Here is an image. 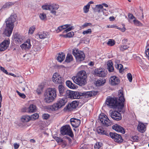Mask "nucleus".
<instances>
[{
    "instance_id": "obj_34",
    "label": "nucleus",
    "mask_w": 149,
    "mask_h": 149,
    "mask_svg": "<svg viewBox=\"0 0 149 149\" xmlns=\"http://www.w3.org/2000/svg\"><path fill=\"white\" fill-rule=\"evenodd\" d=\"M57 74H56V82L59 85L63 84V80L62 78H61L60 76H57Z\"/></svg>"
},
{
    "instance_id": "obj_59",
    "label": "nucleus",
    "mask_w": 149,
    "mask_h": 149,
    "mask_svg": "<svg viewBox=\"0 0 149 149\" xmlns=\"http://www.w3.org/2000/svg\"><path fill=\"white\" fill-rule=\"evenodd\" d=\"M56 78V73H54L53 75V77L52 78V80L55 83L56 82V80L55 79Z\"/></svg>"
},
{
    "instance_id": "obj_7",
    "label": "nucleus",
    "mask_w": 149,
    "mask_h": 149,
    "mask_svg": "<svg viewBox=\"0 0 149 149\" xmlns=\"http://www.w3.org/2000/svg\"><path fill=\"white\" fill-rule=\"evenodd\" d=\"M98 120L103 125L106 126L111 125V123L107 116L104 113H101L99 116Z\"/></svg>"
},
{
    "instance_id": "obj_53",
    "label": "nucleus",
    "mask_w": 149,
    "mask_h": 149,
    "mask_svg": "<svg viewBox=\"0 0 149 149\" xmlns=\"http://www.w3.org/2000/svg\"><path fill=\"white\" fill-rule=\"evenodd\" d=\"M49 116H50L49 114H43L42 116V118L46 120L48 119Z\"/></svg>"
},
{
    "instance_id": "obj_48",
    "label": "nucleus",
    "mask_w": 149,
    "mask_h": 149,
    "mask_svg": "<svg viewBox=\"0 0 149 149\" xmlns=\"http://www.w3.org/2000/svg\"><path fill=\"white\" fill-rule=\"evenodd\" d=\"M6 8H8L6 3L3 6L1 5H0V12L2 11V9Z\"/></svg>"
},
{
    "instance_id": "obj_26",
    "label": "nucleus",
    "mask_w": 149,
    "mask_h": 149,
    "mask_svg": "<svg viewBox=\"0 0 149 149\" xmlns=\"http://www.w3.org/2000/svg\"><path fill=\"white\" fill-rule=\"evenodd\" d=\"M137 129L141 132L143 133L146 130V126L143 123L140 122L138 125Z\"/></svg>"
},
{
    "instance_id": "obj_64",
    "label": "nucleus",
    "mask_w": 149,
    "mask_h": 149,
    "mask_svg": "<svg viewBox=\"0 0 149 149\" xmlns=\"http://www.w3.org/2000/svg\"><path fill=\"white\" fill-rule=\"evenodd\" d=\"M117 68L118 69H121L123 67V65L121 64H117Z\"/></svg>"
},
{
    "instance_id": "obj_36",
    "label": "nucleus",
    "mask_w": 149,
    "mask_h": 149,
    "mask_svg": "<svg viewBox=\"0 0 149 149\" xmlns=\"http://www.w3.org/2000/svg\"><path fill=\"white\" fill-rule=\"evenodd\" d=\"M72 56L69 54H68L66 57L65 61L69 63L72 61Z\"/></svg>"
},
{
    "instance_id": "obj_57",
    "label": "nucleus",
    "mask_w": 149,
    "mask_h": 149,
    "mask_svg": "<svg viewBox=\"0 0 149 149\" xmlns=\"http://www.w3.org/2000/svg\"><path fill=\"white\" fill-rule=\"evenodd\" d=\"M145 54L148 58L149 59V47L147 48V49L146 50Z\"/></svg>"
},
{
    "instance_id": "obj_28",
    "label": "nucleus",
    "mask_w": 149,
    "mask_h": 149,
    "mask_svg": "<svg viewBox=\"0 0 149 149\" xmlns=\"http://www.w3.org/2000/svg\"><path fill=\"white\" fill-rule=\"evenodd\" d=\"M97 133L99 134H105L107 135L106 131L104 130V129L101 127H99L97 128Z\"/></svg>"
},
{
    "instance_id": "obj_22",
    "label": "nucleus",
    "mask_w": 149,
    "mask_h": 149,
    "mask_svg": "<svg viewBox=\"0 0 149 149\" xmlns=\"http://www.w3.org/2000/svg\"><path fill=\"white\" fill-rule=\"evenodd\" d=\"M112 128L116 131L122 134H124L125 132L124 129L118 124H116L113 125L112 127Z\"/></svg>"
},
{
    "instance_id": "obj_51",
    "label": "nucleus",
    "mask_w": 149,
    "mask_h": 149,
    "mask_svg": "<svg viewBox=\"0 0 149 149\" xmlns=\"http://www.w3.org/2000/svg\"><path fill=\"white\" fill-rule=\"evenodd\" d=\"M41 50V47L39 46H36L34 48V51L37 52H39Z\"/></svg>"
},
{
    "instance_id": "obj_38",
    "label": "nucleus",
    "mask_w": 149,
    "mask_h": 149,
    "mask_svg": "<svg viewBox=\"0 0 149 149\" xmlns=\"http://www.w3.org/2000/svg\"><path fill=\"white\" fill-rule=\"evenodd\" d=\"M90 7V5L89 4H87L86 5L84 6L83 8L84 13H88L89 11Z\"/></svg>"
},
{
    "instance_id": "obj_18",
    "label": "nucleus",
    "mask_w": 149,
    "mask_h": 149,
    "mask_svg": "<svg viewBox=\"0 0 149 149\" xmlns=\"http://www.w3.org/2000/svg\"><path fill=\"white\" fill-rule=\"evenodd\" d=\"M9 44V39L4 40L0 44V51H3L6 49L8 47Z\"/></svg>"
},
{
    "instance_id": "obj_24",
    "label": "nucleus",
    "mask_w": 149,
    "mask_h": 149,
    "mask_svg": "<svg viewBox=\"0 0 149 149\" xmlns=\"http://www.w3.org/2000/svg\"><path fill=\"white\" fill-rule=\"evenodd\" d=\"M31 46L30 40L28 39L25 42L20 45V47L23 49L27 50L30 49Z\"/></svg>"
},
{
    "instance_id": "obj_43",
    "label": "nucleus",
    "mask_w": 149,
    "mask_h": 149,
    "mask_svg": "<svg viewBox=\"0 0 149 149\" xmlns=\"http://www.w3.org/2000/svg\"><path fill=\"white\" fill-rule=\"evenodd\" d=\"M115 44V42L113 40L109 39L108 42H107V44L110 46H112Z\"/></svg>"
},
{
    "instance_id": "obj_49",
    "label": "nucleus",
    "mask_w": 149,
    "mask_h": 149,
    "mask_svg": "<svg viewBox=\"0 0 149 149\" xmlns=\"http://www.w3.org/2000/svg\"><path fill=\"white\" fill-rule=\"evenodd\" d=\"M127 78L130 82H131L132 81V74L130 73H129L127 74Z\"/></svg>"
},
{
    "instance_id": "obj_56",
    "label": "nucleus",
    "mask_w": 149,
    "mask_h": 149,
    "mask_svg": "<svg viewBox=\"0 0 149 149\" xmlns=\"http://www.w3.org/2000/svg\"><path fill=\"white\" fill-rule=\"evenodd\" d=\"M21 86L22 89V90L24 91L25 90V87H27V86L26 85V83H24L21 84Z\"/></svg>"
},
{
    "instance_id": "obj_52",
    "label": "nucleus",
    "mask_w": 149,
    "mask_h": 149,
    "mask_svg": "<svg viewBox=\"0 0 149 149\" xmlns=\"http://www.w3.org/2000/svg\"><path fill=\"white\" fill-rule=\"evenodd\" d=\"M0 70L6 74H8V72H7V70H5L3 67L0 66Z\"/></svg>"
},
{
    "instance_id": "obj_19",
    "label": "nucleus",
    "mask_w": 149,
    "mask_h": 149,
    "mask_svg": "<svg viewBox=\"0 0 149 149\" xmlns=\"http://www.w3.org/2000/svg\"><path fill=\"white\" fill-rule=\"evenodd\" d=\"M67 101V99L65 98L60 99L58 101L57 103H56V108L57 109L61 108L65 104Z\"/></svg>"
},
{
    "instance_id": "obj_58",
    "label": "nucleus",
    "mask_w": 149,
    "mask_h": 149,
    "mask_svg": "<svg viewBox=\"0 0 149 149\" xmlns=\"http://www.w3.org/2000/svg\"><path fill=\"white\" fill-rule=\"evenodd\" d=\"M8 8L11 7L14 4V3L11 2H8L6 3Z\"/></svg>"
},
{
    "instance_id": "obj_39",
    "label": "nucleus",
    "mask_w": 149,
    "mask_h": 149,
    "mask_svg": "<svg viewBox=\"0 0 149 149\" xmlns=\"http://www.w3.org/2000/svg\"><path fill=\"white\" fill-rule=\"evenodd\" d=\"M74 35V33L72 31H71L66 34L63 35V37L65 38H70L72 37Z\"/></svg>"
},
{
    "instance_id": "obj_13",
    "label": "nucleus",
    "mask_w": 149,
    "mask_h": 149,
    "mask_svg": "<svg viewBox=\"0 0 149 149\" xmlns=\"http://www.w3.org/2000/svg\"><path fill=\"white\" fill-rule=\"evenodd\" d=\"M66 95L68 98L72 99H78L79 98V93L76 92L67 90L66 91Z\"/></svg>"
},
{
    "instance_id": "obj_3",
    "label": "nucleus",
    "mask_w": 149,
    "mask_h": 149,
    "mask_svg": "<svg viewBox=\"0 0 149 149\" xmlns=\"http://www.w3.org/2000/svg\"><path fill=\"white\" fill-rule=\"evenodd\" d=\"M56 96V91L54 89H48L45 93V100L47 103L52 102Z\"/></svg>"
},
{
    "instance_id": "obj_12",
    "label": "nucleus",
    "mask_w": 149,
    "mask_h": 149,
    "mask_svg": "<svg viewBox=\"0 0 149 149\" xmlns=\"http://www.w3.org/2000/svg\"><path fill=\"white\" fill-rule=\"evenodd\" d=\"M107 72L104 70L102 68H98L95 70L94 71V74L96 76L105 77L107 74Z\"/></svg>"
},
{
    "instance_id": "obj_37",
    "label": "nucleus",
    "mask_w": 149,
    "mask_h": 149,
    "mask_svg": "<svg viewBox=\"0 0 149 149\" xmlns=\"http://www.w3.org/2000/svg\"><path fill=\"white\" fill-rule=\"evenodd\" d=\"M43 87L42 85H40L37 88L36 91L37 94L38 95L40 94L42 91Z\"/></svg>"
},
{
    "instance_id": "obj_46",
    "label": "nucleus",
    "mask_w": 149,
    "mask_h": 149,
    "mask_svg": "<svg viewBox=\"0 0 149 149\" xmlns=\"http://www.w3.org/2000/svg\"><path fill=\"white\" fill-rule=\"evenodd\" d=\"M91 29H89L86 30L82 32V33L84 35L88 34L91 33Z\"/></svg>"
},
{
    "instance_id": "obj_4",
    "label": "nucleus",
    "mask_w": 149,
    "mask_h": 149,
    "mask_svg": "<svg viewBox=\"0 0 149 149\" xmlns=\"http://www.w3.org/2000/svg\"><path fill=\"white\" fill-rule=\"evenodd\" d=\"M106 104L110 108H117L118 111H121V109H120L118 102L115 98L108 97L106 101Z\"/></svg>"
},
{
    "instance_id": "obj_30",
    "label": "nucleus",
    "mask_w": 149,
    "mask_h": 149,
    "mask_svg": "<svg viewBox=\"0 0 149 149\" xmlns=\"http://www.w3.org/2000/svg\"><path fill=\"white\" fill-rule=\"evenodd\" d=\"M65 54L62 52L61 54L59 53L57 57V60L59 62H62L65 58Z\"/></svg>"
},
{
    "instance_id": "obj_27",
    "label": "nucleus",
    "mask_w": 149,
    "mask_h": 149,
    "mask_svg": "<svg viewBox=\"0 0 149 149\" xmlns=\"http://www.w3.org/2000/svg\"><path fill=\"white\" fill-rule=\"evenodd\" d=\"M66 86L69 88L71 89H76L77 86L73 84L70 81L68 80L66 81Z\"/></svg>"
},
{
    "instance_id": "obj_47",
    "label": "nucleus",
    "mask_w": 149,
    "mask_h": 149,
    "mask_svg": "<svg viewBox=\"0 0 149 149\" xmlns=\"http://www.w3.org/2000/svg\"><path fill=\"white\" fill-rule=\"evenodd\" d=\"M102 143L100 142H97L94 146L95 149H98L102 146Z\"/></svg>"
},
{
    "instance_id": "obj_54",
    "label": "nucleus",
    "mask_w": 149,
    "mask_h": 149,
    "mask_svg": "<svg viewBox=\"0 0 149 149\" xmlns=\"http://www.w3.org/2000/svg\"><path fill=\"white\" fill-rule=\"evenodd\" d=\"M91 25V23L86 22L82 26V27L83 28H85L87 26H90Z\"/></svg>"
},
{
    "instance_id": "obj_61",
    "label": "nucleus",
    "mask_w": 149,
    "mask_h": 149,
    "mask_svg": "<svg viewBox=\"0 0 149 149\" xmlns=\"http://www.w3.org/2000/svg\"><path fill=\"white\" fill-rule=\"evenodd\" d=\"M96 8L97 9H101L103 8V6L102 5L100 4L96 5Z\"/></svg>"
},
{
    "instance_id": "obj_15",
    "label": "nucleus",
    "mask_w": 149,
    "mask_h": 149,
    "mask_svg": "<svg viewBox=\"0 0 149 149\" xmlns=\"http://www.w3.org/2000/svg\"><path fill=\"white\" fill-rule=\"evenodd\" d=\"M110 116L114 120L118 121L121 119L122 116L121 114L117 111H113L110 113Z\"/></svg>"
},
{
    "instance_id": "obj_16",
    "label": "nucleus",
    "mask_w": 149,
    "mask_h": 149,
    "mask_svg": "<svg viewBox=\"0 0 149 149\" xmlns=\"http://www.w3.org/2000/svg\"><path fill=\"white\" fill-rule=\"evenodd\" d=\"M118 95L119 106V107H120V109H122L123 107L124 103L125 100L122 91H119Z\"/></svg>"
},
{
    "instance_id": "obj_20",
    "label": "nucleus",
    "mask_w": 149,
    "mask_h": 149,
    "mask_svg": "<svg viewBox=\"0 0 149 149\" xmlns=\"http://www.w3.org/2000/svg\"><path fill=\"white\" fill-rule=\"evenodd\" d=\"M66 91V89L63 84L59 85L58 87V95L60 97L63 96Z\"/></svg>"
},
{
    "instance_id": "obj_55",
    "label": "nucleus",
    "mask_w": 149,
    "mask_h": 149,
    "mask_svg": "<svg viewBox=\"0 0 149 149\" xmlns=\"http://www.w3.org/2000/svg\"><path fill=\"white\" fill-rule=\"evenodd\" d=\"M128 18L130 19H135L136 18L132 14L129 13L128 15Z\"/></svg>"
},
{
    "instance_id": "obj_5",
    "label": "nucleus",
    "mask_w": 149,
    "mask_h": 149,
    "mask_svg": "<svg viewBox=\"0 0 149 149\" xmlns=\"http://www.w3.org/2000/svg\"><path fill=\"white\" fill-rule=\"evenodd\" d=\"M61 134L63 135H67L71 137H74V134L69 125H67L62 126L61 129Z\"/></svg>"
},
{
    "instance_id": "obj_60",
    "label": "nucleus",
    "mask_w": 149,
    "mask_h": 149,
    "mask_svg": "<svg viewBox=\"0 0 149 149\" xmlns=\"http://www.w3.org/2000/svg\"><path fill=\"white\" fill-rule=\"evenodd\" d=\"M56 108V105L54 104L53 105L51 106L50 107V109L52 111H55Z\"/></svg>"
},
{
    "instance_id": "obj_40",
    "label": "nucleus",
    "mask_w": 149,
    "mask_h": 149,
    "mask_svg": "<svg viewBox=\"0 0 149 149\" xmlns=\"http://www.w3.org/2000/svg\"><path fill=\"white\" fill-rule=\"evenodd\" d=\"M35 26H33L30 27L29 29L28 33L29 34H33L35 29H36Z\"/></svg>"
},
{
    "instance_id": "obj_6",
    "label": "nucleus",
    "mask_w": 149,
    "mask_h": 149,
    "mask_svg": "<svg viewBox=\"0 0 149 149\" xmlns=\"http://www.w3.org/2000/svg\"><path fill=\"white\" fill-rule=\"evenodd\" d=\"M72 54L75 56L77 61L78 62L84 60L85 58V56L84 53L78 49H73Z\"/></svg>"
},
{
    "instance_id": "obj_14",
    "label": "nucleus",
    "mask_w": 149,
    "mask_h": 149,
    "mask_svg": "<svg viewBox=\"0 0 149 149\" xmlns=\"http://www.w3.org/2000/svg\"><path fill=\"white\" fill-rule=\"evenodd\" d=\"M120 82L119 79L116 76H111L109 79L110 84L113 86H116L119 84Z\"/></svg>"
},
{
    "instance_id": "obj_8",
    "label": "nucleus",
    "mask_w": 149,
    "mask_h": 149,
    "mask_svg": "<svg viewBox=\"0 0 149 149\" xmlns=\"http://www.w3.org/2000/svg\"><path fill=\"white\" fill-rule=\"evenodd\" d=\"M70 26V24H66L60 26L58 27V29L56 30V32H59L64 29H66L63 31V33L68 32L74 29V26Z\"/></svg>"
},
{
    "instance_id": "obj_62",
    "label": "nucleus",
    "mask_w": 149,
    "mask_h": 149,
    "mask_svg": "<svg viewBox=\"0 0 149 149\" xmlns=\"http://www.w3.org/2000/svg\"><path fill=\"white\" fill-rule=\"evenodd\" d=\"M123 28H121L120 31L123 32H124L125 31L126 29L124 27L125 25L124 24H123Z\"/></svg>"
},
{
    "instance_id": "obj_10",
    "label": "nucleus",
    "mask_w": 149,
    "mask_h": 149,
    "mask_svg": "<svg viewBox=\"0 0 149 149\" xmlns=\"http://www.w3.org/2000/svg\"><path fill=\"white\" fill-rule=\"evenodd\" d=\"M56 4H52L50 5H44L42 6L43 9L49 10L53 14L55 15L56 13Z\"/></svg>"
},
{
    "instance_id": "obj_17",
    "label": "nucleus",
    "mask_w": 149,
    "mask_h": 149,
    "mask_svg": "<svg viewBox=\"0 0 149 149\" xmlns=\"http://www.w3.org/2000/svg\"><path fill=\"white\" fill-rule=\"evenodd\" d=\"M15 43L18 44H21L23 42L24 37L18 33H15L13 36Z\"/></svg>"
},
{
    "instance_id": "obj_31",
    "label": "nucleus",
    "mask_w": 149,
    "mask_h": 149,
    "mask_svg": "<svg viewBox=\"0 0 149 149\" xmlns=\"http://www.w3.org/2000/svg\"><path fill=\"white\" fill-rule=\"evenodd\" d=\"M97 94V92L94 91H88L85 93V95L86 97H91Z\"/></svg>"
},
{
    "instance_id": "obj_35",
    "label": "nucleus",
    "mask_w": 149,
    "mask_h": 149,
    "mask_svg": "<svg viewBox=\"0 0 149 149\" xmlns=\"http://www.w3.org/2000/svg\"><path fill=\"white\" fill-rule=\"evenodd\" d=\"M134 23L136 26H143V24L141 23L139 21L136 19H134L133 20Z\"/></svg>"
},
{
    "instance_id": "obj_44",
    "label": "nucleus",
    "mask_w": 149,
    "mask_h": 149,
    "mask_svg": "<svg viewBox=\"0 0 149 149\" xmlns=\"http://www.w3.org/2000/svg\"><path fill=\"white\" fill-rule=\"evenodd\" d=\"M39 17L41 20H45L46 19V15L44 13H41L40 14Z\"/></svg>"
},
{
    "instance_id": "obj_32",
    "label": "nucleus",
    "mask_w": 149,
    "mask_h": 149,
    "mask_svg": "<svg viewBox=\"0 0 149 149\" xmlns=\"http://www.w3.org/2000/svg\"><path fill=\"white\" fill-rule=\"evenodd\" d=\"M107 69L110 72H111L113 71V63L111 61L107 63Z\"/></svg>"
},
{
    "instance_id": "obj_9",
    "label": "nucleus",
    "mask_w": 149,
    "mask_h": 149,
    "mask_svg": "<svg viewBox=\"0 0 149 149\" xmlns=\"http://www.w3.org/2000/svg\"><path fill=\"white\" fill-rule=\"evenodd\" d=\"M78 105V102L76 101H74L67 105L64 108V111H71L73 109L75 108Z\"/></svg>"
},
{
    "instance_id": "obj_2",
    "label": "nucleus",
    "mask_w": 149,
    "mask_h": 149,
    "mask_svg": "<svg viewBox=\"0 0 149 149\" xmlns=\"http://www.w3.org/2000/svg\"><path fill=\"white\" fill-rule=\"evenodd\" d=\"M87 74L84 70L79 72L76 77H73L72 79L76 84L80 86L85 85L86 83Z\"/></svg>"
},
{
    "instance_id": "obj_21",
    "label": "nucleus",
    "mask_w": 149,
    "mask_h": 149,
    "mask_svg": "<svg viewBox=\"0 0 149 149\" xmlns=\"http://www.w3.org/2000/svg\"><path fill=\"white\" fill-rule=\"evenodd\" d=\"M70 122L72 125L75 128L78 127L81 123L80 120L76 118H71Z\"/></svg>"
},
{
    "instance_id": "obj_33",
    "label": "nucleus",
    "mask_w": 149,
    "mask_h": 149,
    "mask_svg": "<svg viewBox=\"0 0 149 149\" xmlns=\"http://www.w3.org/2000/svg\"><path fill=\"white\" fill-rule=\"evenodd\" d=\"M31 119V117L29 116H24L21 118V120L22 122H29Z\"/></svg>"
},
{
    "instance_id": "obj_42",
    "label": "nucleus",
    "mask_w": 149,
    "mask_h": 149,
    "mask_svg": "<svg viewBox=\"0 0 149 149\" xmlns=\"http://www.w3.org/2000/svg\"><path fill=\"white\" fill-rule=\"evenodd\" d=\"M38 113H35L31 116V120H34L38 118Z\"/></svg>"
},
{
    "instance_id": "obj_63",
    "label": "nucleus",
    "mask_w": 149,
    "mask_h": 149,
    "mask_svg": "<svg viewBox=\"0 0 149 149\" xmlns=\"http://www.w3.org/2000/svg\"><path fill=\"white\" fill-rule=\"evenodd\" d=\"M14 148L15 149H17V148H18L19 146V144L16 143L14 144Z\"/></svg>"
},
{
    "instance_id": "obj_23",
    "label": "nucleus",
    "mask_w": 149,
    "mask_h": 149,
    "mask_svg": "<svg viewBox=\"0 0 149 149\" xmlns=\"http://www.w3.org/2000/svg\"><path fill=\"white\" fill-rule=\"evenodd\" d=\"M48 33L47 32L43 31L41 32H38L36 35V37L40 39H44L48 37Z\"/></svg>"
},
{
    "instance_id": "obj_29",
    "label": "nucleus",
    "mask_w": 149,
    "mask_h": 149,
    "mask_svg": "<svg viewBox=\"0 0 149 149\" xmlns=\"http://www.w3.org/2000/svg\"><path fill=\"white\" fill-rule=\"evenodd\" d=\"M105 82V79H100L96 81L95 84L96 86H99L104 84Z\"/></svg>"
},
{
    "instance_id": "obj_11",
    "label": "nucleus",
    "mask_w": 149,
    "mask_h": 149,
    "mask_svg": "<svg viewBox=\"0 0 149 149\" xmlns=\"http://www.w3.org/2000/svg\"><path fill=\"white\" fill-rule=\"evenodd\" d=\"M109 135L110 137L116 142L121 143L123 141V139L121 135L115 133L110 132Z\"/></svg>"
},
{
    "instance_id": "obj_25",
    "label": "nucleus",
    "mask_w": 149,
    "mask_h": 149,
    "mask_svg": "<svg viewBox=\"0 0 149 149\" xmlns=\"http://www.w3.org/2000/svg\"><path fill=\"white\" fill-rule=\"evenodd\" d=\"M36 106L33 104H31L26 109V111L29 113H32L36 112Z\"/></svg>"
},
{
    "instance_id": "obj_45",
    "label": "nucleus",
    "mask_w": 149,
    "mask_h": 149,
    "mask_svg": "<svg viewBox=\"0 0 149 149\" xmlns=\"http://www.w3.org/2000/svg\"><path fill=\"white\" fill-rule=\"evenodd\" d=\"M129 47L127 45H121L120 46V49L122 51H124L127 49Z\"/></svg>"
},
{
    "instance_id": "obj_1",
    "label": "nucleus",
    "mask_w": 149,
    "mask_h": 149,
    "mask_svg": "<svg viewBox=\"0 0 149 149\" xmlns=\"http://www.w3.org/2000/svg\"><path fill=\"white\" fill-rule=\"evenodd\" d=\"M16 15H11L7 20L6 21V27L3 33L4 36L9 37L12 32L14 27V23L16 20Z\"/></svg>"
},
{
    "instance_id": "obj_41",
    "label": "nucleus",
    "mask_w": 149,
    "mask_h": 149,
    "mask_svg": "<svg viewBox=\"0 0 149 149\" xmlns=\"http://www.w3.org/2000/svg\"><path fill=\"white\" fill-rule=\"evenodd\" d=\"M56 142H57L59 144L63 143L64 146H65L66 145V143L62 139H60L58 138H56Z\"/></svg>"
},
{
    "instance_id": "obj_50",
    "label": "nucleus",
    "mask_w": 149,
    "mask_h": 149,
    "mask_svg": "<svg viewBox=\"0 0 149 149\" xmlns=\"http://www.w3.org/2000/svg\"><path fill=\"white\" fill-rule=\"evenodd\" d=\"M17 93L18 94V95L21 97L23 98H25L26 97V95H25L24 94L22 93L19 92L18 91H16Z\"/></svg>"
}]
</instances>
